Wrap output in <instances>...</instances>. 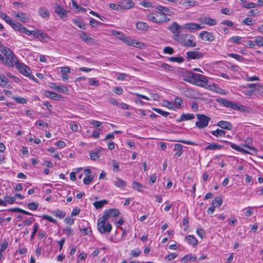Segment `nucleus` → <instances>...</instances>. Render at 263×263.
Here are the masks:
<instances>
[{
    "instance_id": "obj_1",
    "label": "nucleus",
    "mask_w": 263,
    "mask_h": 263,
    "mask_svg": "<svg viewBox=\"0 0 263 263\" xmlns=\"http://www.w3.org/2000/svg\"><path fill=\"white\" fill-rule=\"evenodd\" d=\"M203 27L204 26L202 24L194 23H186L180 26L178 24L177 22H175L168 27V29L172 33H174L176 31H180L183 29L188 30L190 31H194L202 29Z\"/></svg>"
},
{
    "instance_id": "obj_2",
    "label": "nucleus",
    "mask_w": 263,
    "mask_h": 263,
    "mask_svg": "<svg viewBox=\"0 0 263 263\" xmlns=\"http://www.w3.org/2000/svg\"><path fill=\"white\" fill-rule=\"evenodd\" d=\"M2 52L5 55L3 60V63L7 65L9 67H13L15 62L18 61L16 59L15 55L9 48L4 47L1 50Z\"/></svg>"
},
{
    "instance_id": "obj_3",
    "label": "nucleus",
    "mask_w": 263,
    "mask_h": 263,
    "mask_svg": "<svg viewBox=\"0 0 263 263\" xmlns=\"http://www.w3.org/2000/svg\"><path fill=\"white\" fill-rule=\"evenodd\" d=\"M0 16L8 24L12 26L16 31H20L22 33H35L33 31L27 30L25 28L23 27V26L19 23H13L11 18L5 13H1Z\"/></svg>"
},
{
    "instance_id": "obj_4",
    "label": "nucleus",
    "mask_w": 263,
    "mask_h": 263,
    "mask_svg": "<svg viewBox=\"0 0 263 263\" xmlns=\"http://www.w3.org/2000/svg\"><path fill=\"white\" fill-rule=\"evenodd\" d=\"M116 37L121 41H122L123 43L127 44L128 45L132 46L135 47L139 48L140 49H142L144 46V45L139 42H137L136 40H132L129 37L126 36L124 34H115Z\"/></svg>"
},
{
    "instance_id": "obj_5",
    "label": "nucleus",
    "mask_w": 263,
    "mask_h": 263,
    "mask_svg": "<svg viewBox=\"0 0 263 263\" xmlns=\"http://www.w3.org/2000/svg\"><path fill=\"white\" fill-rule=\"evenodd\" d=\"M147 18L148 20L156 23L167 22L170 21V18L166 16L165 13L158 11L149 14Z\"/></svg>"
},
{
    "instance_id": "obj_6",
    "label": "nucleus",
    "mask_w": 263,
    "mask_h": 263,
    "mask_svg": "<svg viewBox=\"0 0 263 263\" xmlns=\"http://www.w3.org/2000/svg\"><path fill=\"white\" fill-rule=\"evenodd\" d=\"M196 116L198 121L195 123V125L198 128H204L208 125L209 122L211 120L210 118L204 114H197Z\"/></svg>"
},
{
    "instance_id": "obj_7",
    "label": "nucleus",
    "mask_w": 263,
    "mask_h": 263,
    "mask_svg": "<svg viewBox=\"0 0 263 263\" xmlns=\"http://www.w3.org/2000/svg\"><path fill=\"white\" fill-rule=\"evenodd\" d=\"M189 78L192 79L194 80L193 84H196L200 86H202L201 84H198V82H201L204 84H207L208 83V78L202 74L192 72L189 76Z\"/></svg>"
},
{
    "instance_id": "obj_8",
    "label": "nucleus",
    "mask_w": 263,
    "mask_h": 263,
    "mask_svg": "<svg viewBox=\"0 0 263 263\" xmlns=\"http://www.w3.org/2000/svg\"><path fill=\"white\" fill-rule=\"evenodd\" d=\"M97 228L101 234L109 233L112 229V226L110 223L101 221H98Z\"/></svg>"
},
{
    "instance_id": "obj_9",
    "label": "nucleus",
    "mask_w": 263,
    "mask_h": 263,
    "mask_svg": "<svg viewBox=\"0 0 263 263\" xmlns=\"http://www.w3.org/2000/svg\"><path fill=\"white\" fill-rule=\"evenodd\" d=\"M181 44L185 47H194L196 46V42L193 40V37L190 35L189 34L185 35V36L183 40H181Z\"/></svg>"
},
{
    "instance_id": "obj_10",
    "label": "nucleus",
    "mask_w": 263,
    "mask_h": 263,
    "mask_svg": "<svg viewBox=\"0 0 263 263\" xmlns=\"http://www.w3.org/2000/svg\"><path fill=\"white\" fill-rule=\"evenodd\" d=\"M15 66L19 72L22 74L27 77L29 76V73L31 72L30 69L26 65L18 61L15 62Z\"/></svg>"
},
{
    "instance_id": "obj_11",
    "label": "nucleus",
    "mask_w": 263,
    "mask_h": 263,
    "mask_svg": "<svg viewBox=\"0 0 263 263\" xmlns=\"http://www.w3.org/2000/svg\"><path fill=\"white\" fill-rule=\"evenodd\" d=\"M216 101L226 107L230 108L234 110L236 109V103L235 102H233L222 98H218L216 99Z\"/></svg>"
},
{
    "instance_id": "obj_12",
    "label": "nucleus",
    "mask_w": 263,
    "mask_h": 263,
    "mask_svg": "<svg viewBox=\"0 0 263 263\" xmlns=\"http://www.w3.org/2000/svg\"><path fill=\"white\" fill-rule=\"evenodd\" d=\"M186 55L188 60L199 59L202 57V53L195 51H187Z\"/></svg>"
},
{
    "instance_id": "obj_13",
    "label": "nucleus",
    "mask_w": 263,
    "mask_h": 263,
    "mask_svg": "<svg viewBox=\"0 0 263 263\" xmlns=\"http://www.w3.org/2000/svg\"><path fill=\"white\" fill-rule=\"evenodd\" d=\"M31 35L32 38L35 39L38 41L43 42H47L49 40V37L47 34H28Z\"/></svg>"
},
{
    "instance_id": "obj_14",
    "label": "nucleus",
    "mask_w": 263,
    "mask_h": 263,
    "mask_svg": "<svg viewBox=\"0 0 263 263\" xmlns=\"http://www.w3.org/2000/svg\"><path fill=\"white\" fill-rule=\"evenodd\" d=\"M54 11L62 19H64L65 17H66V15H67L66 11L65 10V9L63 7H62L58 5H55V6L54 7Z\"/></svg>"
},
{
    "instance_id": "obj_15",
    "label": "nucleus",
    "mask_w": 263,
    "mask_h": 263,
    "mask_svg": "<svg viewBox=\"0 0 263 263\" xmlns=\"http://www.w3.org/2000/svg\"><path fill=\"white\" fill-rule=\"evenodd\" d=\"M114 184L118 188L124 190L127 185V183L125 181L121 179V178L117 177L114 182Z\"/></svg>"
},
{
    "instance_id": "obj_16",
    "label": "nucleus",
    "mask_w": 263,
    "mask_h": 263,
    "mask_svg": "<svg viewBox=\"0 0 263 263\" xmlns=\"http://www.w3.org/2000/svg\"><path fill=\"white\" fill-rule=\"evenodd\" d=\"M217 125L222 129L229 130H231L233 128L231 123L226 121H220Z\"/></svg>"
},
{
    "instance_id": "obj_17",
    "label": "nucleus",
    "mask_w": 263,
    "mask_h": 263,
    "mask_svg": "<svg viewBox=\"0 0 263 263\" xmlns=\"http://www.w3.org/2000/svg\"><path fill=\"white\" fill-rule=\"evenodd\" d=\"M44 95L47 98H50L54 100H59L62 98V96L60 95L47 90L45 91Z\"/></svg>"
},
{
    "instance_id": "obj_18",
    "label": "nucleus",
    "mask_w": 263,
    "mask_h": 263,
    "mask_svg": "<svg viewBox=\"0 0 263 263\" xmlns=\"http://www.w3.org/2000/svg\"><path fill=\"white\" fill-rule=\"evenodd\" d=\"M195 118V116L193 114L186 113V114H182L179 119H177L176 121L178 123L184 121H187V120H192Z\"/></svg>"
},
{
    "instance_id": "obj_19",
    "label": "nucleus",
    "mask_w": 263,
    "mask_h": 263,
    "mask_svg": "<svg viewBox=\"0 0 263 263\" xmlns=\"http://www.w3.org/2000/svg\"><path fill=\"white\" fill-rule=\"evenodd\" d=\"M137 28L141 31H149L150 27L145 22H138L137 23Z\"/></svg>"
},
{
    "instance_id": "obj_20",
    "label": "nucleus",
    "mask_w": 263,
    "mask_h": 263,
    "mask_svg": "<svg viewBox=\"0 0 263 263\" xmlns=\"http://www.w3.org/2000/svg\"><path fill=\"white\" fill-rule=\"evenodd\" d=\"M199 21L202 24L210 25H214L216 23V21L215 20L207 17L200 18L199 19Z\"/></svg>"
},
{
    "instance_id": "obj_21",
    "label": "nucleus",
    "mask_w": 263,
    "mask_h": 263,
    "mask_svg": "<svg viewBox=\"0 0 263 263\" xmlns=\"http://www.w3.org/2000/svg\"><path fill=\"white\" fill-rule=\"evenodd\" d=\"M120 3L122 7L126 9H130L134 6V2L131 0H122Z\"/></svg>"
},
{
    "instance_id": "obj_22",
    "label": "nucleus",
    "mask_w": 263,
    "mask_h": 263,
    "mask_svg": "<svg viewBox=\"0 0 263 263\" xmlns=\"http://www.w3.org/2000/svg\"><path fill=\"white\" fill-rule=\"evenodd\" d=\"M201 40L204 42H212L215 39V36L213 34H199Z\"/></svg>"
},
{
    "instance_id": "obj_23",
    "label": "nucleus",
    "mask_w": 263,
    "mask_h": 263,
    "mask_svg": "<svg viewBox=\"0 0 263 263\" xmlns=\"http://www.w3.org/2000/svg\"><path fill=\"white\" fill-rule=\"evenodd\" d=\"M185 240L189 244L192 245L193 247H196L198 243L197 239L193 235H188L185 238Z\"/></svg>"
},
{
    "instance_id": "obj_24",
    "label": "nucleus",
    "mask_w": 263,
    "mask_h": 263,
    "mask_svg": "<svg viewBox=\"0 0 263 263\" xmlns=\"http://www.w3.org/2000/svg\"><path fill=\"white\" fill-rule=\"evenodd\" d=\"M80 37L88 44H92L95 43V40L91 37L89 34H80Z\"/></svg>"
},
{
    "instance_id": "obj_25",
    "label": "nucleus",
    "mask_w": 263,
    "mask_h": 263,
    "mask_svg": "<svg viewBox=\"0 0 263 263\" xmlns=\"http://www.w3.org/2000/svg\"><path fill=\"white\" fill-rule=\"evenodd\" d=\"M224 142H226V143H229L230 144V146L233 149H235V151H237L238 152H241V153H242L243 154H248V152L247 151L246 149L241 148L240 147H239L238 145H237L236 144H234L233 143H231L230 142H228L227 141H226Z\"/></svg>"
},
{
    "instance_id": "obj_26",
    "label": "nucleus",
    "mask_w": 263,
    "mask_h": 263,
    "mask_svg": "<svg viewBox=\"0 0 263 263\" xmlns=\"http://www.w3.org/2000/svg\"><path fill=\"white\" fill-rule=\"evenodd\" d=\"M223 147L222 146L216 143H209L208 145L205 147L206 150H217L220 149Z\"/></svg>"
},
{
    "instance_id": "obj_27",
    "label": "nucleus",
    "mask_w": 263,
    "mask_h": 263,
    "mask_svg": "<svg viewBox=\"0 0 263 263\" xmlns=\"http://www.w3.org/2000/svg\"><path fill=\"white\" fill-rule=\"evenodd\" d=\"M235 109V110H238L242 112H245L246 113H250L252 109L250 107L242 105H238L236 103V107Z\"/></svg>"
},
{
    "instance_id": "obj_28",
    "label": "nucleus",
    "mask_w": 263,
    "mask_h": 263,
    "mask_svg": "<svg viewBox=\"0 0 263 263\" xmlns=\"http://www.w3.org/2000/svg\"><path fill=\"white\" fill-rule=\"evenodd\" d=\"M211 133L216 137H222L224 136L226 132L223 129L217 128L215 130L211 131Z\"/></svg>"
},
{
    "instance_id": "obj_29",
    "label": "nucleus",
    "mask_w": 263,
    "mask_h": 263,
    "mask_svg": "<svg viewBox=\"0 0 263 263\" xmlns=\"http://www.w3.org/2000/svg\"><path fill=\"white\" fill-rule=\"evenodd\" d=\"M132 188L136 191L139 192L142 191V189L144 187L143 185L138 182L134 181L132 183Z\"/></svg>"
},
{
    "instance_id": "obj_30",
    "label": "nucleus",
    "mask_w": 263,
    "mask_h": 263,
    "mask_svg": "<svg viewBox=\"0 0 263 263\" xmlns=\"http://www.w3.org/2000/svg\"><path fill=\"white\" fill-rule=\"evenodd\" d=\"M52 213L55 217H58L60 218H64L66 215V213L63 211H61L59 209H57L52 212Z\"/></svg>"
},
{
    "instance_id": "obj_31",
    "label": "nucleus",
    "mask_w": 263,
    "mask_h": 263,
    "mask_svg": "<svg viewBox=\"0 0 263 263\" xmlns=\"http://www.w3.org/2000/svg\"><path fill=\"white\" fill-rule=\"evenodd\" d=\"M107 203V201L106 200H103L101 201H96L93 204L97 209H101L104 204Z\"/></svg>"
},
{
    "instance_id": "obj_32",
    "label": "nucleus",
    "mask_w": 263,
    "mask_h": 263,
    "mask_svg": "<svg viewBox=\"0 0 263 263\" xmlns=\"http://www.w3.org/2000/svg\"><path fill=\"white\" fill-rule=\"evenodd\" d=\"M15 200L16 199L15 197H10L8 196H5L4 200H3V202H5L4 206H6L7 203L11 204H13L15 202Z\"/></svg>"
},
{
    "instance_id": "obj_33",
    "label": "nucleus",
    "mask_w": 263,
    "mask_h": 263,
    "mask_svg": "<svg viewBox=\"0 0 263 263\" xmlns=\"http://www.w3.org/2000/svg\"><path fill=\"white\" fill-rule=\"evenodd\" d=\"M185 35H187V34H174L173 37L177 42L181 44V40L183 41Z\"/></svg>"
},
{
    "instance_id": "obj_34",
    "label": "nucleus",
    "mask_w": 263,
    "mask_h": 263,
    "mask_svg": "<svg viewBox=\"0 0 263 263\" xmlns=\"http://www.w3.org/2000/svg\"><path fill=\"white\" fill-rule=\"evenodd\" d=\"M222 202V200L221 197H217L212 201V205L216 206H219L221 205Z\"/></svg>"
},
{
    "instance_id": "obj_35",
    "label": "nucleus",
    "mask_w": 263,
    "mask_h": 263,
    "mask_svg": "<svg viewBox=\"0 0 263 263\" xmlns=\"http://www.w3.org/2000/svg\"><path fill=\"white\" fill-rule=\"evenodd\" d=\"M110 217H110V215L109 214V213L107 211V210H106L104 212L103 215L101 218H100L98 219V220L103 221L104 222H106V221H108V220L109 219Z\"/></svg>"
},
{
    "instance_id": "obj_36",
    "label": "nucleus",
    "mask_w": 263,
    "mask_h": 263,
    "mask_svg": "<svg viewBox=\"0 0 263 263\" xmlns=\"http://www.w3.org/2000/svg\"><path fill=\"white\" fill-rule=\"evenodd\" d=\"M39 14L43 17H46L49 16V11L45 8H41L39 9Z\"/></svg>"
},
{
    "instance_id": "obj_37",
    "label": "nucleus",
    "mask_w": 263,
    "mask_h": 263,
    "mask_svg": "<svg viewBox=\"0 0 263 263\" xmlns=\"http://www.w3.org/2000/svg\"><path fill=\"white\" fill-rule=\"evenodd\" d=\"M196 259V256H192L191 254H187L182 258V261L186 263L189 260L195 261Z\"/></svg>"
},
{
    "instance_id": "obj_38",
    "label": "nucleus",
    "mask_w": 263,
    "mask_h": 263,
    "mask_svg": "<svg viewBox=\"0 0 263 263\" xmlns=\"http://www.w3.org/2000/svg\"><path fill=\"white\" fill-rule=\"evenodd\" d=\"M110 217H117L120 214L119 211L117 209H111L107 210Z\"/></svg>"
},
{
    "instance_id": "obj_39",
    "label": "nucleus",
    "mask_w": 263,
    "mask_h": 263,
    "mask_svg": "<svg viewBox=\"0 0 263 263\" xmlns=\"http://www.w3.org/2000/svg\"><path fill=\"white\" fill-rule=\"evenodd\" d=\"M16 16L23 22H26L28 19L26 14L23 12L18 13Z\"/></svg>"
},
{
    "instance_id": "obj_40",
    "label": "nucleus",
    "mask_w": 263,
    "mask_h": 263,
    "mask_svg": "<svg viewBox=\"0 0 263 263\" xmlns=\"http://www.w3.org/2000/svg\"><path fill=\"white\" fill-rule=\"evenodd\" d=\"M73 24L77 27H79L81 29H85V24L81 21L78 20H73Z\"/></svg>"
},
{
    "instance_id": "obj_41",
    "label": "nucleus",
    "mask_w": 263,
    "mask_h": 263,
    "mask_svg": "<svg viewBox=\"0 0 263 263\" xmlns=\"http://www.w3.org/2000/svg\"><path fill=\"white\" fill-rule=\"evenodd\" d=\"M228 55L230 57L234 58L236 60H237L239 61H240V62H242L244 59L242 57L240 56L239 54H235V53H229L228 54Z\"/></svg>"
},
{
    "instance_id": "obj_42",
    "label": "nucleus",
    "mask_w": 263,
    "mask_h": 263,
    "mask_svg": "<svg viewBox=\"0 0 263 263\" xmlns=\"http://www.w3.org/2000/svg\"><path fill=\"white\" fill-rule=\"evenodd\" d=\"M8 79L4 76H2V75H0V85L3 86V87H4L5 86L7 83H8Z\"/></svg>"
},
{
    "instance_id": "obj_43",
    "label": "nucleus",
    "mask_w": 263,
    "mask_h": 263,
    "mask_svg": "<svg viewBox=\"0 0 263 263\" xmlns=\"http://www.w3.org/2000/svg\"><path fill=\"white\" fill-rule=\"evenodd\" d=\"M93 177L91 175H86L83 179L84 184L88 185L92 181Z\"/></svg>"
},
{
    "instance_id": "obj_44",
    "label": "nucleus",
    "mask_w": 263,
    "mask_h": 263,
    "mask_svg": "<svg viewBox=\"0 0 263 263\" xmlns=\"http://www.w3.org/2000/svg\"><path fill=\"white\" fill-rule=\"evenodd\" d=\"M169 60L173 62H177L178 63H181L184 61V59L182 57H171Z\"/></svg>"
},
{
    "instance_id": "obj_45",
    "label": "nucleus",
    "mask_w": 263,
    "mask_h": 263,
    "mask_svg": "<svg viewBox=\"0 0 263 263\" xmlns=\"http://www.w3.org/2000/svg\"><path fill=\"white\" fill-rule=\"evenodd\" d=\"M27 207L29 210H36L39 207V204L34 202H32L28 204Z\"/></svg>"
},
{
    "instance_id": "obj_46",
    "label": "nucleus",
    "mask_w": 263,
    "mask_h": 263,
    "mask_svg": "<svg viewBox=\"0 0 263 263\" xmlns=\"http://www.w3.org/2000/svg\"><path fill=\"white\" fill-rule=\"evenodd\" d=\"M91 124L98 130H101L102 129V123L98 121L94 120L91 122Z\"/></svg>"
},
{
    "instance_id": "obj_47",
    "label": "nucleus",
    "mask_w": 263,
    "mask_h": 263,
    "mask_svg": "<svg viewBox=\"0 0 263 263\" xmlns=\"http://www.w3.org/2000/svg\"><path fill=\"white\" fill-rule=\"evenodd\" d=\"M153 110L155 111L156 112L160 114L161 115L166 117L169 115V112L163 111L161 110V109L158 108H153Z\"/></svg>"
},
{
    "instance_id": "obj_48",
    "label": "nucleus",
    "mask_w": 263,
    "mask_h": 263,
    "mask_svg": "<svg viewBox=\"0 0 263 263\" xmlns=\"http://www.w3.org/2000/svg\"><path fill=\"white\" fill-rule=\"evenodd\" d=\"M141 252L139 249L137 248L134 250H133L130 252V255L133 257H138L140 254Z\"/></svg>"
},
{
    "instance_id": "obj_49",
    "label": "nucleus",
    "mask_w": 263,
    "mask_h": 263,
    "mask_svg": "<svg viewBox=\"0 0 263 263\" xmlns=\"http://www.w3.org/2000/svg\"><path fill=\"white\" fill-rule=\"evenodd\" d=\"M12 98L18 103L25 104L27 102V100L23 98L13 97Z\"/></svg>"
},
{
    "instance_id": "obj_50",
    "label": "nucleus",
    "mask_w": 263,
    "mask_h": 263,
    "mask_svg": "<svg viewBox=\"0 0 263 263\" xmlns=\"http://www.w3.org/2000/svg\"><path fill=\"white\" fill-rule=\"evenodd\" d=\"M56 90L59 92L66 93L68 92V89L64 86H58L56 87Z\"/></svg>"
},
{
    "instance_id": "obj_51",
    "label": "nucleus",
    "mask_w": 263,
    "mask_h": 263,
    "mask_svg": "<svg viewBox=\"0 0 263 263\" xmlns=\"http://www.w3.org/2000/svg\"><path fill=\"white\" fill-rule=\"evenodd\" d=\"M174 52V49L170 46L165 47L163 49V52L165 54H172Z\"/></svg>"
},
{
    "instance_id": "obj_52",
    "label": "nucleus",
    "mask_w": 263,
    "mask_h": 263,
    "mask_svg": "<svg viewBox=\"0 0 263 263\" xmlns=\"http://www.w3.org/2000/svg\"><path fill=\"white\" fill-rule=\"evenodd\" d=\"M254 41L255 45L263 46V37L261 36H258L255 39Z\"/></svg>"
},
{
    "instance_id": "obj_53",
    "label": "nucleus",
    "mask_w": 263,
    "mask_h": 263,
    "mask_svg": "<svg viewBox=\"0 0 263 263\" xmlns=\"http://www.w3.org/2000/svg\"><path fill=\"white\" fill-rule=\"evenodd\" d=\"M42 218L53 223H55L57 221L53 217L48 215H43Z\"/></svg>"
},
{
    "instance_id": "obj_54",
    "label": "nucleus",
    "mask_w": 263,
    "mask_h": 263,
    "mask_svg": "<svg viewBox=\"0 0 263 263\" xmlns=\"http://www.w3.org/2000/svg\"><path fill=\"white\" fill-rule=\"evenodd\" d=\"M33 231L31 235V239H33L38 230V224L35 223L33 227Z\"/></svg>"
},
{
    "instance_id": "obj_55",
    "label": "nucleus",
    "mask_w": 263,
    "mask_h": 263,
    "mask_svg": "<svg viewBox=\"0 0 263 263\" xmlns=\"http://www.w3.org/2000/svg\"><path fill=\"white\" fill-rule=\"evenodd\" d=\"M196 233L201 238H203L205 234L204 231L202 229H197L196 230Z\"/></svg>"
},
{
    "instance_id": "obj_56",
    "label": "nucleus",
    "mask_w": 263,
    "mask_h": 263,
    "mask_svg": "<svg viewBox=\"0 0 263 263\" xmlns=\"http://www.w3.org/2000/svg\"><path fill=\"white\" fill-rule=\"evenodd\" d=\"M174 102L175 104L179 107L183 104V100L181 98L177 97L175 98Z\"/></svg>"
},
{
    "instance_id": "obj_57",
    "label": "nucleus",
    "mask_w": 263,
    "mask_h": 263,
    "mask_svg": "<svg viewBox=\"0 0 263 263\" xmlns=\"http://www.w3.org/2000/svg\"><path fill=\"white\" fill-rule=\"evenodd\" d=\"M89 84L91 86H98L99 84V82L96 79L91 78L89 80Z\"/></svg>"
},
{
    "instance_id": "obj_58",
    "label": "nucleus",
    "mask_w": 263,
    "mask_h": 263,
    "mask_svg": "<svg viewBox=\"0 0 263 263\" xmlns=\"http://www.w3.org/2000/svg\"><path fill=\"white\" fill-rule=\"evenodd\" d=\"M120 166L118 162H117L115 160L113 161V171L116 172H118L120 171Z\"/></svg>"
},
{
    "instance_id": "obj_59",
    "label": "nucleus",
    "mask_w": 263,
    "mask_h": 263,
    "mask_svg": "<svg viewBox=\"0 0 263 263\" xmlns=\"http://www.w3.org/2000/svg\"><path fill=\"white\" fill-rule=\"evenodd\" d=\"M10 211H12L13 212H19V213H23L24 214H26V212H27V211H26L24 210H22L19 208H12V209H10Z\"/></svg>"
},
{
    "instance_id": "obj_60",
    "label": "nucleus",
    "mask_w": 263,
    "mask_h": 263,
    "mask_svg": "<svg viewBox=\"0 0 263 263\" xmlns=\"http://www.w3.org/2000/svg\"><path fill=\"white\" fill-rule=\"evenodd\" d=\"M114 91L117 95H121L123 92V88L120 86L115 87Z\"/></svg>"
},
{
    "instance_id": "obj_61",
    "label": "nucleus",
    "mask_w": 263,
    "mask_h": 263,
    "mask_svg": "<svg viewBox=\"0 0 263 263\" xmlns=\"http://www.w3.org/2000/svg\"><path fill=\"white\" fill-rule=\"evenodd\" d=\"M240 40H241V37L238 36H233V37H231L229 41L232 43H238L240 41Z\"/></svg>"
},
{
    "instance_id": "obj_62",
    "label": "nucleus",
    "mask_w": 263,
    "mask_h": 263,
    "mask_svg": "<svg viewBox=\"0 0 263 263\" xmlns=\"http://www.w3.org/2000/svg\"><path fill=\"white\" fill-rule=\"evenodd\" d=\"M89 155L90 159L92 160H95L99 157L97 153L96 152H90Z\"/></svg>"
},
{
    "instance_id": "obj_63",
    "label": "nucleus",
    "mask_w": 263,
    "mask_h": 263,
    "mask_svg": "<svg viewBox=\"0 0 263 263\" xmlns=\"http://www.w3.org/2000/svg\"><path fill=\"white\" fill-rule=\"evenodd\" d=\"M256 5L255 3L251 2L244 5L243 7L247 9H250L256 7Z\"/></svg>"
},
{
    "instance_id": "obj_64",
    "label": "nucleus",
    "mask_w": 263,
    "mask_h": 263,
    "mask_svg": "<svg viewBox=\"0 0 263 263\" xmlns=\"http://www.w3.org/2000/svg\"><path fill=\"white\" fill-rule=\"evenodd\" d=\"M64 221L67 224L71 225L74 222V219L70 217H67L65 218Z\"/></svg>"
}]
</instances>
